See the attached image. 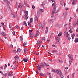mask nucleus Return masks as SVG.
<instances>
[{
  "instance_id": "nucleus-49",
  "label": "nucleus",
  "mask_w": 78,
  "mask_h": 78,
  "mask_svg": "<svg viewBox=\"0 0 78 78\" xmlns=\"http://www.w3.org/2000/svg\"><path fill=\"white\" fill-rule=\"evenodd\" d=\"M62 35V33H59L58 34V36H61Z\"/></svg>"
},
{
  "instance_id": "nucleus-18",
  "label": "nucleus",
  "mask_w": 78,
  "mask_h": 78,
  "mask_svg": "<svg viewBox=\"0 0 78 78\" xmlns=\"http://www.w3.org/2000/svg\"><path fill=\"white\" fill-rule=\"evenodd\" d=\"M60 5L62 6H63L64 5V1H62L60 2Z\"/></svg>"
},
{
  "instance_id": "nucleus-37",
  "label": "nucleus",
  "mask_w": 78,
  "mask_h": 78,
  "mask_svg": "<svg viewBox=\"0 0 78 78\" xmlns=\"http://www.w3.org/2000/svg\"><path fill=\"white\" fill-rule=\"evenodd\" d=\"M71 64H72V61H69V66H70Z\"/></svg>"
},
{
  "instance_id": "nucleus-61",
  "label": "nucleus",
  "mask_w": 78,
  "mask_h": 78,
  "mask_svg": "<svg viewBox=\"0 0 78 78\" xmlns=\"http://www.w3.org/2000/svg\"><path fill=\"white\" fill-rule=\"evenodd\" d=\"M32 8H33V9H34V8H35V6H34V5H32Z\"/></svg>"
},
{
  "instance_id": "nucleus-52",
  "label": "nucleus",
  "mask_w": 78,
  "mask_h": 78,
  "mask_svg": "<svg viewBox=\"0 0 78 78\" xmlns=\"http://www.w3.org/2000/svg\"><path fill=\"white\" fill-rule=\"evenodd\" d=\"M6 67H7V65L5 64V66H4V69H6Z\"/></svg>"
},
{
  "instance_id": "nucleus-8",
  "label": "nucleus",
  "mask_w": 78,
  "mask_h": 78,
  "mask_svg": "<svg viewBox=\"0 0 78 78\" xmlns=\"http://www.w3.org/2000/svg\"><path fill=\"white\" fill-rule=\"evenodd\" d=\"M77 2V0H73V2L72 3L73 5H74L75 3H76Z\"/></svg>"
},
{
  "instance_id": "nucleus-3",
  "label": "nucleus",
  "mask_w": 78,
  "mask_h": 78,
  "mask_svg": "<svg viewBox=\"0 0 78 78\" xmlns=\"http://www.w3.org/2000/svg\"><path fill=\"white\" fill-rule=\"evenodd\" d=\"M4 2L6 5H7L8 6H9V5L10 4V2H9L8 0H5Z\"/></svg>"
},
{
  "instance_id": "nucleus-13",
  "label": "nucleus",
  "mask_w": 78,
  "mask_h": 78,
  "mask_svg": "<svg viewBox=\"0 0 78 78\" xmlns=\"http://www.w3.org/2000/svg\"><path fill=\"white\" fill-rule=\"evenodd\" d=\"M53 19H52L50 20L49 21L48 23H53Z\"/></svg>"
},
{
  "instance_id": "nucleus-41",
  "label": "nucleus",
  "mask_w": 78,
  "mask_h": 78,
  "mask_svg": "<svg viewBox=\"0 0 78 78\" xmlns=\"http://www.w3.org/2000/svg\"><path fill=\"white\" fill-rule=\"evenodd\" d=\"M30 22L31 23L33 21V19L32 18H30Z\"/></svg>"
},
{
  "instance_id": "nucleus-6",
  "label": "nucleus",
  "mask_w": 78,
  "mask_h": 78,
  "mask_svg": "<svg viewBox=\"0 0 78 78\" xmlns=\"http://www.w3.org/2000/svg\"><path fill=\"white\" fill-rule=\"evenodd\" d=\"M39 34V31L37 30L36 31V33L35 34V36H34V37H36V36H38Z\"/></svg>"
},
{
  "instance_id": "nucleus-42",
  "label": "nucleus",
  "mask_w": 78,
  "mask_h": 78,
  "mask_svg": "<svg viewBox=\"0 0 78 78\" xmlns=\"http://www.w3.org/2000/svg\"><path fill=\"white\" fill-rule=\"evenodd\" d=\"M37 14L38 16H40V15L41 14V12H40V11H38Z\"/></svg>"
},
{
  "instance_id": "nucleus-4",
  "label": "nucleus",
  "mask_w": 78,
  "mask_h": 78,
  "mask_svg": "<svg viewBox=\"0 0 78 78\" xmlns=\"http://www.w3.org/2000/svg\"><path fill=\"white\" fill-rule=\"evenodd\" d=\"M69 29L70 30H69V32L71 33H73V31H72V29H73V27L72 26H70L69 27Z\"/></svg>"
},
{
  "instance_id": "nucleus-26",
  "label": "nucleus",
  "mask_w": 78,
  "mask_h": 78,
  "mask_svg": "<svg viewBox=\"0 0 78 78\" xmlns=\"http://www.w3.org/2000/svg\"><path fill=\"white\" fill-rule=\"evenodd\" d=\"M57 40L58 41V42H59H59H60V38H58V37H57Z\"/></svg>"
},
{
  "instance_id": "nucleus-35",
  "label": "nucleus",
  "mask_w": 78,
  "mask_h": 78,
  "mask_svg": "<svg viewBox=\"0 0 78 78\" xmlns=\"http://www.w3.org/2000/svg\"><path fill=\"white\" fill-rule=\"evenodd\" d=\"M25 14H27V15L28 16V11H26L24 12Z\"/></svg>"
},
{
  "instance_id": "nucleus-17",
  "label": "nucleus",
  "mask_w": 78,
  "mask_h": 78,
  "mask_svg": "<svg viewBox=\"0 0 78 78\" xmlns=\"http://www.w3.org/2000/svg\"><path fill=\"white\" fill-rule=\"evenodd\" d=\"M70 55V54H68L67 55V56H68V57L69 59H71V61H73V58H72V57H71Z\"/></svg>"
},
{
  "instance_id": "nucleus-38",
  "label": "nucleus",
  "mask_w": 78,
  "mask_h": 78,
  "mask_svg": "<svg viewBox=\"0 0 78 78\" xmlns=\"http://www.w3.org/2000/svg\"><path fill=\"white\" fill-rule=\"evenodd\" d=\"M9 27L10 28H11V27H12V25H11V24L10 23H9Z\"/></svg>"
},
{
  "instance_id": "nucleus-27",
  "label": "nucleus",
  "mask_w": 78,
  "mask_h": 78,
  "mask_svg": "<svg viewBox=\"0 0 78 78\" xmlns=\"http://www.w3.org/2000/svg\"><path fill=\"white\" fill-rule=\"evenodd\" d=\"M74 42H76V43L78 42V38H76L74 40Z\"/></svg>"
},
{
  "instance_id": "nucleus-12",
  "label": "nucleus",
  "mask_w": 78,
  "mask_h": 78,
  "mask_svg": "<svg viewBox=\"0 0 78 78\" xmlns=\"http://www.w3.org/2000/svg\"><path fill=\"white\" fill-rule=\"evenodd\" d=\"M75 33H73L72 34L71 37L72 39H74V37H75Z\"/></svg>"
},
{
  "instance_id": "nucleus-58",
  "label": "nucleus",
  "mask_w": 78,
  "mask_h": 78,
  "mask_svg": "<svg viewBox=\"0 0 78 78\" xmlns=\"http://www.w3.org/2000/svg\"><path fill=\"white\" fill-rule=\"evenodd\" d=\"M45 23L43 22V27H45Z\"/></svg>"
},
{
  "instance_id": "nucleus-33",
  "label": "nucleus",
  "mask_w": 78,
  "mask_h": 78,
  "mask_svg": "<svg viewBox=\"0 0 78 78\" xmlns=\"http://www.w3.org/2000/svg\"><path fill=\"white\" fill-rule=\"evenodd\" d=\"M22 4L21 3H20L19 4V6L18 7V8H22V6L21 5Z\"/></svg>"
},
{
  "instance_id": "nucleus-44",
  "label": "nucleus",
  "mask_w": 78,
  "mask_h": 78,
  "mask_svg": "<svg viewBox=\"0 0 78 78\" xmlns=\"http://www.w3.org/2000/svg\"><path fill=\"white\" fill-rule=\"evenodd\" d=\"M39 75L40 76H45V75L43 73H40Z\"/></svg>"
},
{
  "instance_id": "nucleus-59",
  "label": "nucleus",
  "mask_w": 78,
  "mask_h": 78,
  "mask_svg": "<svg viewBox=\"0 0 78 78\" xmlns=\"http://www.w3.org/2000/svg\"><path fill=\"white\" fill-rule=\"evenodd\" d=\"M8 73H5V74H4L3 75L5 76V77H6V74H7Z\"/></svg>"
},
{
  "instance_id": "nucleus-63",
  "label": "nucleus",
  "mask_w": 78,
  "mask_h": 78,
  "mask_svg": "<svg viewBox=\"0 0 78 78\" xmlns=\"http://www.w3.org/2000/svg\"><path fill=\"white\" fill-rule=\"evenodd\" d=\"M68 38L69 40V41H70V39H71V38H70V37H68Z\"/></svg>"
},
{
  "instance_id": "nucleus-25",
  "label": "nucleus",
  "mask_w": 78,
  "mask_h": 78,
  "mask_svg": "<svg viewBox=\"0 0 78 78\" xmlns=\"http://www.w3.org/2000/svg\"><path fill=\"white\" fill-rule=\"evenodd\" d=\"M30 37H31L32 38H33V33H31L30 34Z\"/></svg>"
},
{
  "instance_id": "nucleus-10",
  "label": "nucleus",
  "mask_w": 78,
  "mask_h": 78,
  "mask_svg": "<svg viewBox=\"0 0 78 78\" xmlns=\"http://www.w3.org/2000/svg\"><path fill=\"white\" fill-rule=\"evenodd\" d=\"M64 34L65 36H66V37H68V36H69V33H68V32H65Z\"/></svg>"
},
{
  "instance_id": "nucleus-45",
  "label": "nucleus",
  "mask_w": 78,
  "mask_h": 78,
  "mask_svg": "<svg viewBox=\"0 0 78 78\" xmlns=\"http://www.w3.org/2000/svg\"><path fill=\"white\" fill-rule=\"evenodd\" d=\"M44 30H45V27L43 26V27H42V31H44Z\"/></svg>"
},
{
  "instance_id": "nucleus-9",
  "label": "nucleus",
  "mask_w": 78,
  "mask_h": 78,
  "mask_svg": "<svg viewBox=\"0 0 78 78\" xmlns=\"http://www.w3.org/2000/svg\"><path fill=\"white\" fill-rule=\"evenodd\" d=\"M42 68L41 66V65H38L37 66V69L38 70H41V69Z\"/></svg>"
},
{
  "instance_id": "nucleus-16",
  "label": "nucleus",
  "mask_w": 78,
  "mask_h": 78,
  "mask_svg": "<svg viewBox=\"0 0 78 78\" xmlns=\"http://www.w3.org/2000/svg\"><path fill=\"white\" fill-rule=\"evenodd\" d=\"M8 9L9 12L10 14H12V11H11V10L10 9V8L8 7Z\"/></svg>"
},
{
  "instance_id": "nucleus-40",
  "label": "nucleus",
  "mask_w": 78,
  "mask_h": 78,
  "mask_svg": "<svg viewBox=\"0 0 78 78\" xmlns=\"http://www.w3.org/2000/svg\"><path fill=\"white\" fill-rule=\"evenodd\" d=\"M23 25H26V26H27V24L26 23V21H24L23 23Z\"/></svg>"
},
{
  "instance_id": "nucleus-64",
  "label": "nucleus",
  "mask_w": 78,
  "mask_h": 78,
  "mask_svg": "<svg viewBox=\"0 0 78 78\" xmlns=\"http://www.w3.org/2000/svg\"><path fill=\"white\" fill-rule=\"evenodd\" d=\"M10 47H11V48H12L13 47V45H12V44H11Z\"/></svg>"
},
{
  "instance_id": "nucleus-20",
  "label": "nucleus",
  "mask_w": 78,
  "mask_h": 78,
  "mask_svg": "<svg viewBox=\"0 0 78 78\" xmlns=\"http://www.w3.org/2000/svg\"><path fill=\"white\" fill-rule=\"evenodd\" d=\"M58 60L59 61V62H60L61 63H62L63 62V61L61 60V59H60L59 58H58Z\"/></svg>"
},
{
  "instance_id": "nucleus-5",
  "label": "nucleus",
  "mask_w": 78,
  "mask_h": 78,
  "mask_svg": "<svg viewBox=\"0 0 78 78\" xmlns=\"http://www.w3.org/2000/svg\"><path fill=\"white\" fill-rule=\"evenodd\" d=\"M8 76H10L12 77L13 76V74H12V73L9 71L8 72Z\"/></svg>"
},
{
  "instance_id": "nucleus-60",
  "label": "nucleus",
  "mask_w": 78,
  "mask_h": 78,
  "mask_svg": "<svg viewBox=\"0 0 78 78\" xmlns=\"http://www.w3.org/2000/svg\"><path fill=\"white\" fill-rule=\"evenodd\" d=\"M65 10H69V9L67 7H66L65 8Z\"/></svg>"
},
{
  "instance_id": "nucleus-53",
  "label": "nucleus",
  "mask_w": 78,
  "mask_h": 78,
  "mask_svg": "<svg viewBox=\"0 0 78 78\" xmlns=\"http://www.w3.org/2000/svg\"><path fill=\"white\" fill-rule=\"evenodd\" d=\"M60 78H64V76L63 75H62H62H61V76H60Z\"/></svg>"
},
{
  "instance_id": "nucleus-39",
  "label": "nucleus",
  "mask_w": 78,
  "mask_h": 78,
  "mask_svg": "<svg viewBox=\"0 0 78 78\" xmlns=\"http://www.w3.org/2000/svg\"><path fill=\"white\" fill-rule=\"evenodd\" d=\"M52 53H56V52H57V51L56 50H53L52 51Z\"/></svg>"
},
{
  "instance_id": "nucleus-43",
  "label": "nucleus",
  "mask_w": 78,
  "mask_h": 78,
  "mask_svg": "<svg viewBox=\"0 0 78 78\" xmlns=\"http://www.w3.org/2000/svg\"><path fill=\"white\" fill-rule=\"evenodd\" d=\"M31 22H30V21H28V24L29 25L31 26Z\"/></svg>"
},
{
  "instance_id": "nucleus-55",
  "label": "nucleus",
  "mask_w": 78,
  "mask_h": 78,
  "mask_svg": "<svg viewBox=\"0 0 78 78\" xmlns=\"http://www.w3.org/2000/svg\"><path fill=\"white\" fill-rule=\"evenodd\" d=\"M13 52L14 53H16L17 52V51H16V50H14L13 51Z\"/></svg>"
},
{
  "instance_id": "nucleus-31",
  "label": "nucleus",
  "mask_w": 78,
  "mask_h": 78,
  "mask_svg": "<svg viewBox=\"0 0 78 78\" xmlns=\"http://www.w3.org/2000/svg\"><path fill=\"white\" fill-rule=\"evenodd\" d=\"M44 9H41L40 10V11L41 12H44Z\"/></svg>"
},
{
  "instance_id": "nucleus-23",
  "label": "nucleus",
  "mask_w": 78,
  "mask_h": 78,
  "mask_svg": "<svg viewBox=\"0 0 78 78\" xmlns=\"http://www.w3.org/2000/svg\"><path fill=\"white\" fill-rule=\"evenodd\" d=\"M45 4H46V2H43L42 3V4H41V6H44V5H45Z\"/></svg>"
},
{
  "instance_id": "nucleus-11",
  "label": "nucleus",
  "mask_w": 78,
  "mask_h": 78,
  "mask_svg": "<svg viewBox=\"0 0 78 78\" xmlns=\"http://www.w3.org/2000/svg\"><path fill=\"white\" fill-rule=\"evenodd\" d=\"M17 56H16L14 57V58L15 59V60L16 61H18L19 59V57Z\"/></svg>"
},
{
  "instance_id": "nucleus-15",
  "label": "nucleus",
  "mask_w": 78,
  "mask_h": 78,
  "mask_svg": "<svg viewBox=\"0 0 78 78\" xmlns=\"http://www.w3.org/2000/svg\"><path fill=\"white\" fill-rule=\"evenodd\" d=\"M45 64H46V63H45V62H43L41 64V66H42L43 67H44V66H45Z\"/></svg>"
},
{
  "instance_id": "nucleus-48",
  "label": "nucleus",
  "mask_w": 78,
  "mask_h": 78,
  "mask_svg": "<svg viewBox=\"0 0 78 78\" xmlns=\"http://www.w3.org/2000/svg\"><path fill=\"white\" fill-rule=\"evenodd\" d=\"M16 28H17V29H19V26L16 25L15 26Z\"/></svg>"
},
{
  "instance_id": "nucleus-21",
  "label": "nucleus",
  "mask_w": 78,
  "mask_h": 78,
  "mask_svg": "<svg viewBox=\"0 0 78 78\" xmlns=\"http://www.w3.org/2000/svg\"><path fill=\"white\" fill-rule=\"evenodd\" d=\"M1 34L4 36H6V34H5V33L3 32L1 33Z\"/></svg>"
},
{
  "instance_id": "nucleus-51",
  "label": "nucleus",
  "mask_w": 78,
  "mask_h": 78,
  "mask_svg": "<svg viewBox=\"0 0 78 78\" xmlns=\"http://www.w3.org/2000/svg\"><path fill=\"white\" fill-rule=\"evenodd\" d=\"M20 39L21 41H22L23 40V39H22V36H20Z\"/></svg>"
},
{
  "instance_id": "nucleus-30",
  "label": "nucleus",
  "mask_w": 78,
  "mask_h": 78,
  "mask_svg": "<svg viewBox=\"0 0 78 78\" xmlns=\"http://www.w3.org/2000/svg\"><path fill=\"white\" fill-rule=\"evenodd\" d=\"M20 52V48H19L18 49H17V52Z\"/></svg>"
},
{
  "instance_id": "nucleus-14",
  "label": "nucleus",
  "mask_w": 78,
  "mask_h": 78,
  "mask_svg": "<svg viewBox=\"0 0 78 78\" xmlns=\"http://www.w3.org/2000/svg\"><path fill=\"white\" fill-rule=\"evenodd\" d=\"M24 18L26 20H27L28 19V16L26 15H25L24 16Z\"/></svg>"
},
{
  "instance_id": "nucleus-28",
  "label": "nucleus",
  "mask_w": 78,
  "mask_h": 78,
  "mask_svg": "<svg viewBox=\"0 0 78 78\" xmlns=\"http://www.w3.org/2000/svg\"><path fill=\"white\" fill-rule=\"evenodd\" d=\"M67 13L66 11H65L63 12V15H64L65 16H67Z\"/></svg>"
},
{
  "instance_id": "nucleus-7",
  "label": "nucleus",
  "mask_w": 78,
  "mask_h": 78,
  "mask_svg": "<svg viewBox=\"0 0 78 78\" xmlns=\"http://www.w3.org/2000/svg\"><path fill=\"white\" fill-rule=\"evenodd\" d=\"M37 21V22H38V17L37 16H35L34 19V21Z\"/></svg>"
},
{
  "instance_id": "nucleus-32",
  "label": "nucleus",
  "mask_w": 78,
  "mask_h": 78,
  "mask_svg": "<svg viewBox=\"0 0 78 78\" xmlns=\"http://www.w3.org/2000/svg\"><path fill=\"white\" fill-rule=\"evenodd\" d=\"M48 27H46V31H45V33H47V32H48Z\"/></svg>"
},
{
  "instance_id": "nucleus-62",
  "label": "nucleus",
  "mask_w": 78,
  "mask_h": 78,
  "mask_svg": "<svg viewBox=\"0 0 78 78\" xmlns=\"http://www.w3.org/2000/svg\"><path fill=\"white\" fill-rule=\"evenodd\" d=\"M36 73L37 74H39V72H38V70H37L36 71Z\"/></svg>"
},
{
  "instance_id": "nucleus-22",
  "label": "nucleus",
  "mask_w": 78,
  "mask_h": 78,
  "mask_svg": "<svg viewBox=\"0 0 78 78\" xmlns=\"http://www.w3.org/2000/svg\"><path fill=\"white\" fill-rule=\"evenodd\" d=\"M16 16H17V15H14V14H12V17H13V18H15L16 17Z\"/></svg>"
},
{
  "instance_id": "nucleus-47",
  "label": "nucleus",
  "mask_w": 78,
  "mask_h": 78,
  "mask_svg": "<svg viewBox=\"0 0 78 78\" xmlns=\"http://www.w3.org/2000/svg\"><path fill=\"white\" fill-rule=\"evenodd\" d=\"M41 46V45L39 44H38L37 46V48H38L39 49V47H40V46Z\"/></svg>"
},
{
  "instance_id": "nucleus-34",
  "label": "nucleus",
  "mask_w": 78,
  "mask_h": 78,
  "mask_svg": "<svg viewBox=\"0 0 78 78\" xmlns=\"http://www.w3.org/2000/svg\"><path fill=\"white\" fill-rule=\"evenodd\" d=\"M24 53H25V54L27 53V49L25 48L24 49Z\"/></svg>"
},
{
  "instance_id": "nucleus-56",
  "label": "nucleus",
  "mask_w": 78,
  "mask_h": 78,
  "mask_svg": "<svg viewBox=\"0 0 78 78\" xmlns=\"http://www.w3.org/2000/svg\"><path fill=\"white\" fill-rule=\"evenodd\" d=\"M42 40H43V41H45V37H44H44H43Z\"/></svg>"
},
{
  "instance_id": "nucleus-24",
  "label": "nucleus",
  "mask_w": 78,
  "mask_h": 78,
  "mask_svg": "<svg viewBox=\"0 0 78 78\" xmlns=\"http://www.w3.org/2000/svg\"><path fill=\"white\" fill-rule=\"evenodd\" d=\"M66 17V16L63 15L62 16V19H64Z\"/></svg>"
},
{
  "instance_id": "nucleus-46",
  "label": "nucleus",
  "mask_w": 78,
  "mask_h": 78,
  "mask_svg": "<svg viewBox=\"0 0 78 78\" xmlns=\"http://www.w3.org/2000/svg\"><path fill=\"white\" fill-rule=\"evenodd\" d=\"M41 44V42H40V41H37V44Z\"/></svg>"
},
{
  "instance_id": "nucleus-50",
  "label": "nucleus",
  "mask_w": 78,
  "mask_h": 78,
  "mask_svg": "<svg viewBox=\"0 0 78 78\" xmlns=\"http://www.w3.org/2000/svg\"><path fill=\"white\" fill-rule=\"evenodd\" d=\"M37 26L38 29H40V27H39V24L38 23V24L37 25Z\"/></svg>"
},
{
  "instance_id": "nucleus-2",
  "label": "nucleus",
  "mask_w": 78,
  "mask_h": 78,
  "mask_svg": "<svg viewBox=\"0 0 78 78\" xmlns=\"http://www.w3.org/2000/svg\"><path fill=\"white\" fill-rule=\"evenodd\" d=\"M55 73H57L58 75H60V76H61V75H62V73L61 72L60 70H56L55 71Z\"/></svg>"
},
{
  "instance_id": "nucleus-1",
  "label": "nucleus",
  "mask_w": 78,
  "mask_h": 78,
  "mask_svg": "<svg viewBox=\"0 0 78 78\" xmlns=\"http://www.w3.org/2000/svg\"><path fill=\"white\" fill-rule=\"evenodd\" d=\"M57 5L55 4H52V6H54L53 8V10L52 12V14H55V12L56 11V6Z\"/></svg>"
},
{
  "instance_id": "nucleus-57",
  "label": "nucleus",
  "mask_w": 78,
  "mask_h": 78,
  "mask_svg": "<svg viewBox=\"0 0 78 78\" xmlns=\"http://www.w3.org/2000/svg\"><path fill=\"white\" fill-rule=\"evenodd\" d=\"M48 63H47V64H45V66H46V67H48V66H49V65H48Z\"/></svg>"
},
{
  "instance_id": "nucleus-29",
  "label": "nucleus",
  "mask_w": 78,
  "mask_h": 78,
  "mask_svg": "<svg viewBox=\"0 0 78 78\" xmlns=\"http://www.w3.org/2000/svg\"><path fill=\"white\" fill-rule=\"evenodd\" d=\"M34 53L35 55H39V54L37 53V51H36L34 52Z\"/></svg>"
},
{
  "instance_id": "nucleus-19",
  "label": "nucleus",
  "mask_w": 78,
  "mask_h": 78,
  "mask_svg": "<svg viewBox=\"0 0 78 78\" xmlns=\"http://www.w3.org/2000/svg\"><path fill=\"white\" fill-rule=\"evenodd\" d=\"M28 60V58H25L23 59V60L24 61V62H27Z\"/></svg>"
},
{
  "instance_id": "nucleus-36",
  "label": "nucleus",
  "mask_w": 78,
  "mask_h": 78,
  "mask_svg": "<svg viewBox=\"0 0 78 78\" xmlns=\"http://www.w3.org/2000/svg\"><path fill=\"white\" fill-rule=\"evenodd\" d=\"M23 46H25V45H27V43L25 42L23 44Z\"/></svg>"
},
{
  "instance_id": "nucleus-54",
  "label": "nucleus",
  "mask_w": 78,
  "mask_h": 78,
  "mask_svg": "<svg viewBox=\"0 0 78 78\" xmlns=\"http://www.w3.org/2000/svg\"><path fill=\"white\" fill-rule=\"evenodd\" d=\"M1 24L2 25H3V27H5V25H4V23H3L2 22Z\"/></svg>"
}]
</instances>
